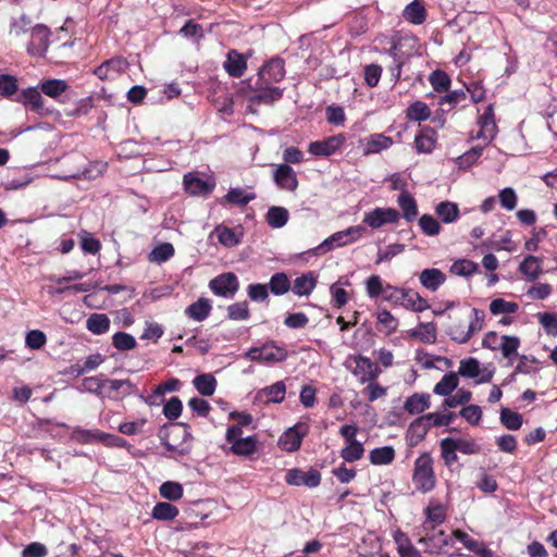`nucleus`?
Masks as SVG:
<instances>
[{
  "mask_svg": "<svg viewBox=\"0 0 557 557\" xmlns=\"http://www.w3.org/2000/svg\"><path fill=\"white\" fill-rule=\"evenodd\" d=\"M285 77V61L275 57L263 64L258 70L257 78L249 79V89L253 95L250 96V103L273 104L284 96V89L275 86Z\"/></svg>",
  "mask_w": 557,
  "mask_h": 557,
  "instance_id": "obj_1",
  "label": "nucleus"
},
{
  "mask_svg": "<svg viewBox=\"0 0 557 557\" xmlns=\"http://www.w3.org/2000/svg\"><path fill=\"white\" fill-rule=\"evenodd\" d=\"M226 443L228 446L223 445V453L226 455H234L245 459H253V456L259 450V441L257 435H249L244 437L243 430L238 426H227Z\"/></svg>",
  "mask_w": 557,
  "mask_h": 557,
  "instance_id": "obj_2",
  "label": "nucleus"
},
{
  "mask_svg": "<svg viewBox=\"0 0 557 557\" xmlns=\"http://www.w3.org/2000/svg\"><path fill=\"white\" fill-rule=\"evenodd\" d=\"M412 484H414L417 491L423 494L432 492L435 487L433 458L426 451L416 458Z\"/></svg>",
  "mask_w": 557,
  "mask_h": 557,
  "instance_id": "obj_3",
  "label": "nucleus"
},
{
  "mask_svg": "<svg viewBox=\"0 0 557 557\" xmlns=\"http://www.w3.org/2000/svg\"><path fill=\"white\" fill-rule=\"evenodd\" d=\"M246 358L259 363H281L288 358V351L274 341L253 347L246 352Z\"/></svg>",
  "mask_w": 557,
  "mask_h": 557,
  "instance_id": "obj_4",
  "label": "nucleus"
},
{
  "mask_svg": "<svg viewBox=\"0 0 557 557\" xmlns=\"http://www.w3.org/2000/svg\"><path fill=\"white\" fill-rule=\"evenodd\" d=\"M15 102L25 107L26 110L45 116L52 113V110L45 107V99L37 87H27L17 94Z\"/></svg>",
  "mask_w": 557,
  "mask_h": 557,
  "instance_id": "obj_5",
  "label": "nucleus"
},
{
  "mask_svg": "<svg viewBox=\"0 0 557 557\" xmlns=\"http://www.w3.org/2000/svg\"><path fill=\"white\" fill-rule=\"evenodd\" d=\"M419 544L429 554H441L446 546L451 545V537L444 530H421Z\"/></svg>",
  "mask_w": 557,
  "mask_h": 557,
  "instance_id": "obj_6",
  "label": "nucleus"
},
{
  "mask_svg": "<svg viewBox=\"0 0 557 557\" xmlns=\"http://www.w3.org/2000/svg\"><path fill=\"white\" fill-rule=\"evenodd\" d=\"M209 287L215 296L233 298L240 287V284L235 273L227 272L212 278L209 283Z\"/></svg>",
  "mask_w": 557,
  "mask_h": 557,
  "instance_id": "obj_7",
  "label": "nucleus"
},
{
  "mask_svg": "<svg viewBox=\"0 0 557 557\" xmlns=\"http://www.w3.org/2000/svg\"><path fill=\"white\" fill-rule=\"evenodd\" d=\"M285 483L293 486L305 485L309 488H315L321 483V473L317 469L305 471L300 468H293L285 474Z\"/></svg>",
  "mask_w": 557,
  "mask_h": 557,
  "instance_id": "obj_8",
  "label": "nucleus"
},
{
  "mask_svg": "<svg viewBox=\"0 0 557 557\" xmlns=\"http://www.w3.org/2000/svg\"><path fill=\"white\" fill-rule=\"evenodd\" d=\"M183 183L185 193L191 196H208L215 187L213 178H202L197 172L184 174Z\"/></svg>",
  "mask_w": 557,
  "mask_h": 557,
  "instance_id": "obj_9",
  "label": "nucleus"
},
{
  "mask_svg": "<svg viewBox=\"0 0 557 557\" xmlns=\"http://www.w3.org/2000/svg\"><path fill=\"white\" fill-rule=\"evenodd\" d=\"M398 221L399 212L394 208H376L363 215V223L375 230Z\"/></svg>",
  "mask_w": 557,
  "mask_h": 557,
  "instance_id": "obj_10",
  "label": "nucleus"
},
{
  "mask_svg": "<svg viewBox=\"0 0 557 557\" xmlns=\"http://www.w3.org/2000/svg\"><path fill=\"white\" fill-rule=\"evenodd\" d=\"M307 435V424L298 423L286 430L280 436L278 446L287 453H295L301 447L302 438Z\"/></svg>",
  "mask_w": 557,
  "mask_h": 557,
  "instance_id": "obj_11",
  "label": "nucleus"
},
{
  "mask_svg": "<svg viewBox=\"0 0 557 557\" xmlns=\"http://www.w3.org/2000/svg\"><path fill=\"white\" fill-rule=\"evenodd\" d=\"M346 143L343 134L332 135L319 141H311L309 153L317 157H330Z\"/></svg>",
  "mask_w": 557,
  "mask_h": 557,
  "instance_id": "obj_12",
  "label": "nucleus"
},
{
  "mask_svg": "<svg viewBox=\"0 0 557 557\" xmlns=\"http://www.w3.org/2000/svg\"><path fill=\"white\" fill-rule=\"evenodd\" d=\"M380 374L381 369L368 357H355L354 375L358 376L360 383L376 381Z\"/></svg>",
  "mask_w": 557,
  "mask_h": 557,
  "instance_id": "obj_13",
  "label": "nucleus"
},
{
  "mask_svg": "<svg viewBox=\"0 0 557 557\" xmlns=\"http://www.w3.org/2000/svg\"><path fill=\"white\" fill-rule=\"evenodd\" d=\"M479 132L476 138L486 143L492 141L496 135L495 114L493 113V104H488L485 112L478 119Z\"/></svg>",
  "mask_w": 557,
  "mask_h": 557,
  "instance_id": "obj_14",
  "label": "nucleus"
},
{
  "mask_svg": "<svg viewBox=\"0 0 557 557\" xmlns=\"http://www.w3.org/2000/svg\"><path fill=\"white\" fill-rule=\"evenodd\" d=\"M224 71L231 77L242 78L247 69V59L237 50H228L226 60L223 63Z\"/></svg>",
  "mask_w": 557,
  "mask_h": 557,
  "instance_id": "obj_15",
  "label": "nucleus"
},
{
  "mask_svg": "<svg viewBox=\"0 0 557 557\" xmlns=\"http://www.w3.org/2000/svg\"><path fill=\"white\" fill-rule=\"evenodd\" d=\"M106 386H109V392H107L104 397L107 396L114 400H120L136 393V385L128 379H107Z\"/></svg>",
  "mask_w": 557,
  "mask_h": 557,
  "instance_id": "obj_16",
  "label": "nucleus"
},
{
  "mask_svg": "<svg viewBox=\"0 0 557 557\" xmlns=\"http://www.w3.org/2000/svg\"><path fill=\"white\" fill-rule=\"evenodd\" d=\"M274 182L276 186L288 191H295L298 187L297 174L288 164H281L275 169Z\"/></svg>",
  "mask_w": 557,
  "mask_h": 557,
  "instance_id": "obj_17",
  "label": "nucleus"
},
{
  "mask_svg": "<svg viewBox=\"0 0 557 557\" xmlns=\"http://www.w3.org/2000/svg\"><path fill=\"white\" fill-rule=\"evenodd\" d=\"M437 143V132L430 126H423L417 133L414 145L417 153H431Z\"/></svg>",
  "mask_w": 557,
  "mask_h": 557,
  "instance_id": "obj_18",
  "label": "nucleus"
},
{
  "mask_svg": "<svg viewBox=\"0 0 557 557\" xmlns=\"http://www.w3.org/2000/svg\"><path fill=\"white\" fill-rule=\"evenodd\" d=\"M447 326V335L457 344H466L470 341V331L467 329L466 319L462 317L451 318Z\"/></svg>",
  "mask_w": 557,
  "mask_h": 557,
  "instance_id": "obj_19",
  "label": "nucleus"
},
{
  "mask_svg": "<svg viewBox=\"0 0 557 557\" xmlns=\"http://www.w3.org/2000/svg\"><path fill=\"white\" fill-rule=\"evenodd\" d=\"M393 144L394 140L389 136L377 133L371 134L367 140H364L363 156H371L382 150L389 149Z\"/></svg>",
  "mask_w": 557,
  "mask_h": 557,
  "instance_id": "obj_20",
  "label": "nucleus"
},
{
  "mask_svg": "<svg viewBox=\"0 0 557 557\" xmlns=\"http://www.w3.org/2000/svg\"><path fill=\"white\" fill-rule=\"evenodd\" d=\"M286 387L283 381H278L272 385H268L258 392V399L265 404H281L285 399Z\"/></svg>",
  "mask_w": 557,
  "mask_h": 557,
  "instance_id": "obj_21",
  "label": "nucleus"
},
{
  "mask_svg": "<svg viewBox=\"0 0 557 557\" xmlns=\"http://www.w3.org/2000/svg\"><path fill=\"white\" fill-rule=\"evenodd\" d=\"M425 520L421 524L423 531H434L445 521V508L442 505L428 506L424 509Z\"/></svg>",
  "mask_w": 557,
  "mask_h": 557,
  "instance_id": "obj_22",
  "label": "nucleus"
},
{
  "mask_svg": "<svg viewBox=\"0 0 557 557\" xmlns=\"http://www.w3.org/2000/svg\"><path fill=\"white\" fill-rule=\"evenodd\" d=\"M36 87H38L40 94H44L53 100H58V98L70 88L65 81L57 78L44 79Z\"/></svg>",
  "mask_w": 557,
  "mask_h": 557,
  "instance_id": "obj_23",
  "label": "nucleus"
},
{
  "mask_svg": "<svg viewBox=\"0 0 557 557\" xmlns=\"http://www.w3.org/2000/svg\"><path fill=\"white\" fill-rule=\"evenodd\" d=\"M403 17L412 25H423L426 18L424 4L420 0H414L407 4L403 11Z\"/></svg>",
  "mask_w": 557,
  "mask_h": 557,
  "instance_id": "obj_24",
  "label": "nucleus"
},
{
  "mask_svg": "<svg viewBox=\"0 0 557 557\" xmlns=\"http://www.w3.org/2000/svg\"><path fill=\"white\" fill-rule=\"evenodd\" d=\"M445 282V274L442 270L432 268L425 269L420 273V283L423 287L436 292L440 286H442Z\"/></svg>",
  "mask_w": 557,
  "mask_h": 557,
  "instance_id": "obj_25",
  "label": "nucleus"
},
{
  "mask_svg": "<svg viewBox=\"0 0 557 557\" xmlns=\"http://www.w3.org/2000/svg\"><path fill=\"white\" fill-rule=\"evenodd\" d=\"M430 407V395L424 393H414L404 403V410L410 414H419Z\"/></svg>",
  "mask_w": 557,
  "mask_h": 557,
  "instance_id": "obj_26",
  "label": "nucleus"
},
{
  "mask_svg": "<svg viewBox=\"0 0 557 557\" xmlns=\"http://www.w3.org/2000/svg\"><path fill=\"white\" fill-rule=\"evenodd\" d=\"M518 271L521 272L530 282H534L539 278L543 270L541 269V258L533 255H529L520 263Z\"/></svg>",
  "mask_w": 557,
  "mask_h": 557,
  "instance_id": "obj_27",
  "label": "nucleus"
},
{
  "mask_svg": "<svg viewBox=\"0 0 557 557\" xmlns=\"http://www.w3.org/2000/svg\"><path fill=\"white\" fill-rule=\"evenodd\" d=\"M398 206L401 209L403 218L407 220V222H412L417 219L418 215V207L417 201L408 191H404L398 195Z\"/></svg>",
  "mask_w": 557,
  "mask_h": 557,
  "instance_id": "obj_28",
  "label": "nucleus"
},
{
  "mask_svg": "<svg viewBox=\"0 0 557 557\" xmlns=\"http://www.w3.org/2000/svg\"><path fill=\"white\" fill-rule=\"evenodd\" d=\"M317 280L315 276L310 272L294 280L293 293L296 296H309L315 288Z\"/></svg>",
  "mask_w": 557,
  "mask_h": 557,
  "instance_id": "obj_29",
  "label": "nucleus"
},
{
  "mask_svg": "<svg viewBox=\"0 0 557 557\" xmlns=\"http://www.w3.org/2000/svg\"><path fill=\"white\" fill-rule=\"evenodd\" d=\"M210 312L211 304L210 300L206 298L198 299V301L189 305L187 309H185V314L198 322L206 320L210 315Z\"/></svg>",
  "mask_w": 557,
  "mask_h": 557,
  "instance_id": "obj_30",
  "label": "nucleus"
},
{
  "mask_svg": "<svg viewBox=\"0 0 557 557\" xmlns=\"http://www.w3.org/2000/svg\"><path fill=\"white\" fill-rule=\"evenodd\" d=\"M431 116V110L430 107L420 100H417L412 102L408 108L406 109V117L408 121L411 122H424L429 120Z\"/></svg>",
  "mask_w": 557,
  "mask_h": 557,
  "instance_id": "obj_31",
  "label": "nucleus"
},
{
  "mask_svg": "<svg viewBox=\"0 0 557 557\" xmlns=\"http://www.w3.org/2000/svg\"><path fill=\"white\" fill-rule=\"evenodd\" d=\"M398 305L403 306V308L407 310H412L416 312H422L430 308L429 301L422 298V296L416 292L410 289L407 296L403 298Z\"/></svg>",
  "mask_w": 557,
  "mask_h": 557,
  "instance_id": "obj_32",
  "label": "nucleus"
},
{
  "mask_svg": "<svg viewBox=\"0 0 557 557\" xmlns=\"http://www.w3.org/2000/svg\"><path fill=\"white\" fill-rule=\"evenodd\" d=\"M85 327L92 334H104L110 330V319L106 313H91L85 322Z\"/></svg>",
  "mask_w": 557,
  "mask_h": 557,
  "instance_id": "obj_33",
  "label": "nucleus"
},
{
  "mask_svg": "<svg viewBox=\"0 0 557 557\" xmlns=\"http://www.w3.org/2000/svg\"><path fill=\"white\" fill-rule=\"evenodd\" d=\"M395 449L391 446L375 448L369 451V461L373 466H388L394 462Z\"/></svg>",
  "mask_w": 557,
  "mask_h": 557,
  "instance_id": "obj_34",
  "label": "nucleus"
},
{
  "mask_svg": "<svg viewBox=\"0 0 557 557\" xmlns=\"http://www.w3.org/2000/svg\"><path fill=\"white\" fill-rule=\"evenodd\" d=\"M458 385V379L456 372H447L440 379L436 385H434L433 393L438 396H449Z\"/></svg>",
  "mask_w": 557,
  "mask_h": 557,
  "instance_id": "obj_35",
  "label": "nucleus"
},
{
  "mask_svg": "<svg viewBox=\"0 0 557 557\" xmlns=\"http://www.w3.org/2000/svg\"><path fill=\"white\" fill-rule=\"evenodd\" d=\"M458 206L453 201H442L436 206V214L444 224H450L458 219Z\"/></svg>",
  "mask_w": 557,
  "mask_h": 557,
  "instance_id": "obj_36",
  "label": "nucleus"
},
{
  "mask_svg": "<svg viewBox=\"0 0 557 557\" xmlns=\"http://www.w3.org/2000/svg\"><path fill=\"white\" fill-rule=\"evenodd\" d=\"M521 345V341L518 336L504 335L500 336V344L498 350L503 354V357L509 361H512L518 356V348Z\"/></svg>",
  "mask_w": 557,
  "mask_h": 557,
  "instance_id": "obj_37",
  "label": "nucleus"
},
{
  "mask_svg": "<svg viewBox=\"0 0 557 557\" xmlns=\"http://www.w3.org/2000/svg\"><path fill=\"white\" fill-rule=\"evenodd\" d=\"M194 387L201 396H212L215 392V379L211 373H202L193 381Z\"/></svg>",
  "mask_w": 557,
  "mask_h": 557,
  "instance_id": "obj_38",
  "label": "nucleus"
},
{
  "mask_svg": "<svg viewBox=\"0 0 557 557\" xmlns=\"http://www.w3.org/2000/svg\"><path fill=\"white\" fill-rule=\"evenodd\" d=\"M267 286L268 289L271 290L272 295L281 296L288 293L290 289V282L284 272H280L272 274L270 283H268Z\"/></svg>",
  "mask_w": 557,
  "mask_h": 557,
  "instance_id": "obj_39",
  "label": "nucleus"
},
{
  "mask_svg": "<svg viewBox=\"0 0 557 557\" xmlns=\"http://www.w3.org/2000/svg\"><path fill=\"white\" fill-rule=\"evenodd\" d=\"M180 513L177 508L169 503L159 502L152 509V518L158 521H172Z\"/></svg>",
  "mask_w": 557,
  "mask_h": 557,
  "instance_id": "obj_40",
  "label": "nucleus"
},
{
  "mask_svg": "<svg viewBox=\"0 0 557 557\" xmlns=\"http://www.w3.org/2000/svg\"><path fill=\"white\" fill-rule=\"evenodd\" d=\"M288 219V210L283 207H271L267 212V223L272 228H283Z\"/></svg>",
  "mask_w": 557,
  "mask_h": 557,
  "instance_id": "obj_41",
  "label": "nucleus"
},
{
  "mask_svg": "<svg viewBox=\"0 0 557 557\" xmlns=\"http://www.w3.org/2000/svg\"><path fill=\"white\" fill-rule=\"evenodd\" d=\"M429 83L432 85L433 90L437 94L447 92L451 85V79L448 74L442 70H436L429 75Z\"/></svg>",
  "mask_w": 557,
  "mask_h": 557,
  "instance_id": "obj_42",
  "label": "nucleus"
},
{
  "mask_svg": "<svg viewBox=\"0 0 557 557\" xmlns=\"http://www.w3.org/2000/svg\"><path fill=\"white\" fill-rule=\"evenodd\" d=\"M442 442L448 443V445L456 448L457 451L465 455H474L480 451L479 444L473 440H455L453 437H444Z\"/></svg>",
  "mask_w": 557,
  "mask_h": 557,
  "instance_id": "obj_43",
  "label": "nucleus"
},
{
  "mask_svg": "<svg viewBox=\"0 0 557 557\" xmlns=\"http://www.w3.org/2000/svg\"><path fill=\"white\" fill-rule=\"evenodd\" d=\"M364 232V227L361 225L349 226L345 231H341L334 233L332 237L324 240V245H329V243L335 242L338 246L347 244V240H342L344 237L351 236L349 242H354L358 239L361 233Z\"/></svg>",
  "mask_w": 557,
  "mask_h": 557,
  "instance_id": "obj_44",
  "label": "nucleus"
},
{
  "mask_svg": "<svg viewBox=\"0 0 557 557\" xmlns=\"http://www.w3.org/2000/svg\"><path fill=\"white\" fill-rule=\"evenodd\" d=\"M376 321L382 326L380 331L386 335H391L398 330V320L386 309L377 311Z\"/></svg>",
  "mask_w": 557,
  "mask_h": 557,
  "instance_id": "obj_45",
  "label": "nucleus"
},
{
  "mask_svg": "<svg viewBox=\"0 0 557 557\" xmlns=\"http://www.w3.org/2000/svg\"><path fill=\"white\" fill-rule=\"evenodd\" d=\"M395 544H397L399 557H421V553L417 550L405 533L398 532L395 535Z\"/></svg>",
  "mask_w": 557,
  "mask_h": 557,
  "instance_id": "obj_46",
  "label": "nucleus"
},
{
  "mask_svg": "<svg viewBox=\"0 0 557 557\" xmlns=\"http://www.w3.org/2000/svg\"><path fill=\"white\" fill-rule=\"evenodd\" d=\"M500 424L507 430L518 431L522 425V416L507 408H503L499 411Z\"/></svg>",
  "mask_w": 557,
  "mask_h": 557,
  "instance_id": "obj_47",
  "label": "nucleus"
},
{
  "mask_svg": "<svg viewBox=\"0 0 557 557\" xmlns=\"http://www.w3.org/2000/svg\"><path fill=\"white\" fill-rule=\"evenodd\" d=\"M364 447L360 442L346 443V446L341 450V457L345 462H356L363 458Z\"/></svg>",
  "mask_w": 557,
  "mask_h": 557,
  "instance_id": "obj_48",
  "label": "nucleus"
},
{
  "mask_svg": "<svg viewBox=\"0 0 557 557\" xmlns=\"http://www.w3.org/2000/svg\"><path fill=\"white\" fill-rule=\"evenodd\" d=\"M18 83L17 77L14 75L1 73L0 74V97L10 99L12 96L17 95Z\"/></svg>",
  "mask_w": 557,
  "mask_h": 557,
  "instance_id": "obj_49",
  "label": "nucleus"
},
{
  "mask_svg": "<svg viewBox=\"0 0 557 557\" xmlns=\"http://www.w3.org/2000/svg\"><path fill=\"white\" fill-rule=\"evenodd\" d=\"M410 336L419 338L423 344H434L437 341L434 323L419 324V329L412 331Z\"/></svg>",
  "mask_w": 557,
  "mask_h": 557,
  "instance_id": "obj_50",
  "label": "nucleus"
},
{
  "mask_svg": "<svg viewBox=\"0 0 557 557\" xmlns=\"http://www.w3.org/2000/svg\"><path fill=\"white\" fill-rule=\"evenodd\" d=\"M227 318L231 321H248L250 318L249 304L246 300L233 302L227 307Z\"/></svg>",
  "mask_w": 557,
  "mask_h": 557,
  "instance_id": "obj_51",
  "label": "nucleus"
},
{
  "mask_svg": "<svg viewBox=\"0 0 557 557\" xmlns=\"http://www.w3.org/2000/svg\"><path fill=\"white\" fill-rule=\"evenodd\" d=\"M490 311L493 315L513 314L518 311V304L503 298H495L490 302Z\"/></svg>",
  "mask_w": 557,
  "mask_h": 557,
  "instance_id": "obj_52",
  "label": "nucleus"
},
{
  "mask_svg": "<svg viewBox=\"0 0 557 557\" xmlns=\"http://www.w3.org/2000/svg\"><path fill=\"white\" fill-rule=\"evenodd\" d=\"M432 428L433 426L430 425V422H425L417 418L411 422L410 426H408L407 434L412 441H414V443H419L425 437L426 433Z\"/></svg>",
  "mask_w": 557,
  "mask_h": 557,
  "instance_id": "obj_53",
  "label": "nucleus"
},
{
  "mask_svg": "<svg viewBox=\"0 0 557 557\" xmlns=\"http://www.w3.org/2000/svg\"><path fill=\"white\" fill-rule=\"evenodd\" d=\"M478 263L466 259L457 260L454 263H451L450 267V273L463 277H469L473 275L474 273L478 272Z\"/></svg>",
  "mask_w": 557,
  "mask_h": 557,
  "instance_id": "obj_54",
  "label": "nucleus"
},
{
  "mask_svg": "<svg viewBox=\"0 0 557 557\" xmlns=\"http://www.w3.org/2000/svg\"><path fill=\"white\" fill-rule=\"evenodd\" d=\"M159 494H161L162 498L164 499L176 502L184 494V490L180 483L174 481H166L161 484V487H159Z\"/></svg>",
  "mask_w": 557,
  "mask_h": 557,
  "instance_id": "obj_55",
  "label": "nucleus"
},
{
  "mask_svg": "<svg viewBox=\"0 0 557 557\" xmlns=\"http://www.w3.org/2000/svg\"><path fill=\"white\" fill-rule=\"evenodd\" d=\"M111 344L120 351L133 350L136 347V339L128 333L116 332L111 336Z\"/></svg>",
  "mask_w": 557,
  "mask_h": 557,
  "instance_id": "obj_56",
  "label": "nucleus"
},
{
  "mask_svg": "<svg viewBox=\"0 0 557 557\" xmlns=\"http://www.w3.org/2000/svg\"><path fill=\"white\" fill-rule=\"evenodd\" d=\"M456 374H459L463 377L475 379L480 374V363L475 358L461 359L459 362V371Z\"/></svg>",
  "mask_w": 557,
  "mask_h": 557,
  "instance_id": "obj_57",
  "label": "nucleus"
},
{
  "mask_svg": "<svg viewBox=\"0 0 557 557\" xmlns=\"http://www.w3.org/2000/svg\"><path fill=\"white\" fill-rule=\"evenodd\" d=\"M174 253L175 248L172 246V244L163 243L153 247V250L150 251L149 257L150 261L161 263L168 261Z\"/></svg>",
  "mask_w": 557,
  "mask_h": 557,
  "instance_id": "obj_58",
  "label": "nucleus"
},
{
  "mask_svg": "<svg viewBox=\"0 0 557 557\" xmlns=\"http://www.w3.org/2000/svg\"><path fill=\"white\" fill-rule=\"evenodd\" d=\"M483 148L480 146L473 147L465 153L460 154L456 159V164L459 169H468L474 164L479 160V157L482 156Z\"/></svg>",
  "mask_w": 557,
  "mask_h": 557,
  "instance_id": "obj_59",
  "label": "nucleus"
},
{
  "mask_svg": "<svg viewBox=\"0 0 557 557\" xmlns=\"http://www.w3.org/2000/svg\"><path fill=\"white\" fill-rule=\"evenodd\" d=\"M107 379L94 375L83 379V389L103 398L102 388L106 386Z\"/></svg>",
  "mask_w": 557,
  "mask_h": 557,
  "instance_id": "obj_60",
  "label": "nucleus"
},
{
  "mask_svg": "<svg viewBox=\"0 0 557 557\" xmlns=\"http://www.w3.org/2000/svg\"><path fill=\"white\" fill-rule=\"evenodd\" d=\"M226 201L235 206H247L249 201L255 199V195L246 194L242 188H232L227 191Z\"/></svg>",
  "mask_w": 557,
  "mask_h": 557,
  "instance_id": "obj_61",
  "label": "nucleus"
},
{
  "mask_svg": "<svg viewBox=\"0 0 557 557\" xmlns=\"http://www.w3.org/2000/svg\"><path fill=\"white\" fill-rule=\"evenodd\" d=\"M425 423H430L433 428H438L443 425H449L453 422L454 413L447 412L445 414L437 412H430L425 416L419 417Z\"/></svg>",
  "mask_w": 557,
  "mask_h": 557,
  "instance_id": "obj_62",
  "label": "nucleus"
},
{
  "mask_svg": "<svg viewBox=\"0 0 557 557\" xmlns=\"http://www.w3.org/2000/svg\"><path fill=\"white\" fill-rule=\"evenodd\" d=\"M250 301L263 302L268 300L269 289L267 284L263 283H250L246 288Z\"/></svg>",
  "mask_w": 557,
  "mask_h": 557,
  "instance_id": "obj_63",
  "label": "nucleus"
},
{
  "mask_svg": "<svg viewBox=\"0 0 557 557\" xmlns=\"http://www.w3.org/2000/svg\"><path fill=\"white\" fill-rule=\"evenodd\" d=\"M419 225L426 236L438 235L441 226L438 221L432 214H423L419 219Z\"/></svg>",
  "mask_w": 557,
  "mask_h": 557,
  "instance_id": "obj_64",
  "label": "nucleus"
}]
</instances>
